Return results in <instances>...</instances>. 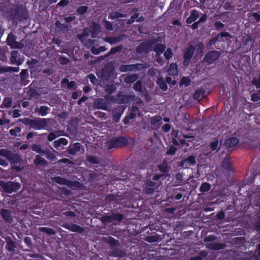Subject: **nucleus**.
I'll use <instances>...</instances> for the list:
<instances>
[{"label":"nucleus","mask_w":260,"mask_h":260,"mask_svg":"<svg viewBox=\"0 0 260 260\" xmlns=\"http://www.w3.org/2000/svg\"><path fill=\"white\" fill-rule=\"evenodd\" d=\"M0 165L6 167L8 165V163L6 160L0 157Z\"/></svg>","instance_id":"0e129e2a"},{"label":"nucleus","mask_w":260,"mask_h":260,"mask_svg":"<svg viewBox=\"0 0 260 260\" xmlns=\"http://www.w3.org/2000/svg\"><path fill=\"white\" fill-rule=\"evenodd\" d=\"M251 83L257 88H260V75L257 78H254L251 81Z\"/></svg>","instance_id":"a19ab883"},{"label":"nucleus","mask_w":260,"mask_h":260,"mask_svg":"<svg viewBox=\"0 0 260 260\" xmlns=\"http://www.w3.org/2000/svg\"><path fill=\"white\" fill-rule=\"evenodd\" d=\"M161 117L160 116H157L152 117L151 119V126L153 128H158L162 123Z\"/></svg>","instance_id":"4468645a"},{"label":"nucleus","mask_w":260,"mask_h":260,"mask_svg":"<svg viewBox=\"0 0 260 260\" xmlns=\"http://www.w3.org/2000/svg\"><path fill=\"white\" fill-rule=\"evenodd\" d=\"M125 16L123 14H120L118 12H113L111 13L109 17H110L111 19H115L118 17H123Z\"/></svg>","instance_id":"79ce46f5"},{"label":"nucleus","mask_w":260,"mask_h":260,"mask_svg":"<svg viewBox=\"0 0 260 260\" xmlns=\"http://www.w3.org/2000/svg\"><path fill=\"white\" fill-rule=\"evenodd\" d=\"M52 180L53 182H56L58 184H64L68 186L71 185V182L65 179L64 178H61L60 177H55L52 178Z\"/></svg>","instance_id":"a211bd4d"},{"label":"nucleus","mask_w":260,"mask_h":260,"mask_svg":"<svg viewBox=\"0 0 260 260\" xmlns=\"http://www.w3.org/2000/svg\"><path fill=\"white\" fill-rule=\"evenodd\" d=\"M102 220L106 223H110L114 221L113 214L103 217Z\"/></svg>","instance_id":"58836bf2"},{"label":"nucleus","mask_w":260,"mask_h":260,"mask_svg":"<svg viewBox=\"0 0 260 260\" xmlns=\"http://www.w3.org/2000/svg\"><path fill=\"white\" fill-rule=\"evenodd\" d=\"M218 145V141H216L212 142L210 144V146L212 148V150H215L217 149Z\"/></svg>","instance_id":"13d9d810"},{"label":"nucleus","mask_w":260,"mask_h":260,"mask_svg":"<svg viewBox=\"0 0 260 260\" xmlns=\"http://www.w3.org/2000/svg\"><path fill=\"white\" fill-rule=\"evenodd\" d=\"M142 68L141 64H137L136 65L131 64V65H122L120 67V70L121 72H126L128 71L134 70L138 69H140Z\"/></svg>","instance_id":"2eb2a0df"},{"label":"nucleus","mask_w":260,"mask_h":260,"mask_svg":"<svg viewBox=\"0 0 260 260\" xmlns=\"http://www.w3.org/2000/svg\"><path fill=\"white\" fill-rule=\"evenodd\" d=\"M19 111L18 110H14L13 112V117L17 118L20 116Z\"/></svg>","instance_id":"774afa93"},{"label":"nucleus","mask_w":260,"mask_h":260,"mask_svg":"<svg viewBox=\"0 0 260 260\" xmlns=\"http://www.w3.org/2000/svg\"><path fill=\"white\" fill-rule=\"evenodd\" d=\"M166 46L163 44H156L154 47L156 54H161L165 50Z\"/></svg>","instance_id":"c85d7f7f"},{"label":"nucleus","mask_w":260,"mask_h":260,"mask_svg":"<svg viewBox=\"0 0 260 260\" xmlns=\"http://www.w3.org/2000/svg\"><path fill=\"white\" fill-rule=\"evenodd\" d=\"M62 226L65 229H68L73 232H78L81 233L84 231V230L82 227L78 225L73 223H66L62 224Z\"/></svg>","instance_id":"1a4fd4ad"},{"label":"nucleus","mask_w":260,"mask_h":260,"mask_svg":"<svg viewBox=\"0 0 260 260\" xmlns=\"http://www.w3.org/2000/svg\"><path fill=\"white\" fill-rule=\"evenodd\" d=\"M211 188V185L208 183H203L200 187V191L202 192H206Z\"/></svg>","instance_id":"4c0bfd02"},{"label":"nucleus","mask_w":260,"mask_h":260,"mask_svg":"<svg viewBox=\"0 0 260 260\" xmlns=\"http://www.w3.org/2000/svg\"><path fill=\"white\" fill-rule=\"evenodd\" d=\"M7 244L6 245V249L9 251H13L16 248L15 243L10 238L6 239Z\"/></svg>","instance_id":"aec40b11"},{"label":"nucleus","mask_w":260,"mask_h":260,"mask_svg":"<svg viewBox=\"0 0 260 260\" xmlns=\"http://www.w3.org/2000/svg\"><path fill=\"white\" fill-rule=\"evenodd\" d=\"M18 52L17 51H13L11 52V61L13 63H17L19 65L21 64V62L18 60Z\"/></svg>","instance_id":"393cba45"},{"label":"nucleus","mask_w":260,"mask_h":260,"mask_svg":"<svg viewBox=\"0 0 260 260\" xmlns=\"http://www.w3.org/2000/svg\"><path fill=\"white\" fill-rule=\"evenodd\" d=\"M88 160L93 164L98 163V159L94 157H89L88 158Z\"/></svg>","instance_id":"338daca9"},{"label":"nucleus","mask_w":260,"mask_h":260,"mask_svg":"<svg viewBox=\"0 0 260 260\" xmlns=\"http://www.w3.org/2000/svg\"><path fill=\"white\" fill-rule=\"evenodd\" d=\"M31 149L33 151L39 153H42L43 154V152H44L45 150H43L42 149V147L39 144H33L31 146Z\"/></svg>","instance_id":"72a5a7b5"},{"label":"nucleus","mask_w":260,"mask_h":260,"mask_svg":"<svg viewBox=\"0 0 260 260\" xmlns=\"http://www.w3.org/2000/svg\"><path fill=\"white\" fill-rule=\"evenodd\" d=\"M239 143V140L236 138H231L228 139L225 141V144L229 147L236 145Z\"/></svg>","instance_id":"4be33fe9"},{"label":"nucleus","mask_w":260,"mask_h":260,"mask_svg":"<svg viewBox=\"0 0 260 260\" xmlns=\"http://www.w3.org/2000/svg\"><path fill=\"white\" fill-rule=\"evenodd\" d=\"M251 101L253 102H257L260 100V96L257 93H254L251 95Z\"/></svg>","instance_id":"de8ad7c7"},{"label":"nucleus","mask_w":260,"mask_h":260,"mask_svg":"<svg viewBox=\"0 0 260 260\" xmlns=\"http://www.w3.org/2000/svg\"><path fill=\"white\" fill-rule=\"evenodd\" d=\"M62 132L60 131L52 132L50 133L48 136L47 139L49 141H52L56 138L62 136Z\"/></svg>","instance_id":"5701e85b"},{"label":"nucleus","mask_w":260,"mask_h":260,"mask_svg":"<svg viewBox=\"0 0 260 260\" xmlns=\"http://www.w3.org/2000/svg\"><path fill=\"white\" fill-rule=\"evenodd\" d=\"M190 83V80L187 77H184L182 78L180 82V85H185V86L189 85Z\"/></svg>","instance_id":"ea45409f"},{"label":"nucleus","mask_w":260,"mask_h":260,"mask_svg":"<svg viewBox=\"0 0 260 260\" xmlns=\"http://www.w3.org/2000/svg\"><path fill=\"white\" fill-rule=\"evenodd\" d=\"M138 16H139L138 14H134L133 16H132L131 19L127 21V23L131 24V23H133L134 21V20L135 19L137 18L138 17Z\"/></svg>","instance_id":"052dcab7"},{"label":"nucleus","mask_w":260,"mask_h":260,"mask_svg":"<svg viewBox=\"0 0 260 260\" xmlns=\"http://www.w3.org/2000/svg\"><path fill=\"white\" fill-rule=\"evenodd\" d=\"M69 2L68 0H61L58 4V5L61 6H67L69 4Z\"/></svg>","instance_id":"e2e57ef3"},{"label":"nucleus","mask_w":260,"mask_h":260,"mask_svg":"<svg viewBox=\"0 0 260 260\" xmlns=\"http://www.w3.org/2000/svg\"><path fill=\"white\" fill-rule=\"evenodd\" d=\"M196 163L194 157L190 155L186 159L182 160L180 162V166L184 168H188L192 165H194Z\"/></svg>","instance_id":"9b49d317"},{"label":"nucleus","mask_w":260,"mask_h":260,"mask_svg":"<svg viewBox=\"0 0 260 260\" xmlns=\"http://www.w3.org/2000/svg\"><path fill=\"white\" fill-rule=\"evenodd\" d=\"M171 126L169 124H166L162 127V129L164 132H168L170 131Z\"/></svg>","instance_id":"680f3d73"},{"label":"nucleus","mask_w":260,"mask_h":260,"mask_svg":"<svg viewBox=\"0 0 260 260\" xmlns=\"http://www.w3.org/2000/svg\"><path fill=\"white\" fill-rule=\"evenodd\" d=\"M0 186L3 187L5 192L9 193L16 191L20 188L19 183L11 181L5 182L1 181H0Z\"/></svg>","instance_id":"f257e3e1"},{"label":"nucleus","mask_w":260,"mask_h":260,"mask_svg":"<svg viewBox=\"0 0 260 260\" xmlns=\"http://www.w3.org/2000/svg\"><path fill=\"white\" fill-rule=\"evenodd\" d=\"M12 99L10 98H5L3 101V104L1 105V107L2 108H8L11 106L12 104Z\"/></svg>","instance_id":"7c9ffc66"},{"label":"nucleus","mask_w":260,"mask_h":260,"mask_svg":"<svg viewBox=\"0 0 260 260\" xmlns=\"http://www.w3.org/2000/svg\"><path fill=\"white\" fill-rule=\"evenodd\" d=\"M134 88L138 91H141L142 89L141 83L140 81H137L134 85Z\"/></svg>","instance_id":"49530a36"},{"label":"nucleus","mask_w":260,"mask_h":260,"mask_svg":"<svg viewBox=\"0 0 260 260\" xmlns=\"http://www.w3.org/2000/svg\"><path fill=\"white\" fill-rule=\"evenodd\" d=\"M34 164L37 166H45L47 165V161L43 158L41 156L37 155L36 158L34 160Z\"/></svg>","instance_id":"dca6fc26"},{"label":"nucleus","mask_w":260,"mask_h":260,"mask_svg":"<svg viewBox=\"0 0 260 260\" xmlns=\"http://www.w3.org/2000/svg\"><path fill=\"white\" fill-rule=\"evenodd\" d=\"M94 107L97 109L107 110L109 107V103L104 99H98L94 102Z\"/></svg>","instance_id":"6e6552de"},{"label":"nucleus","mask_w":260,"mask_h":260,"mask_svg":"<svg viewBox=\"0 0 260 260\" xmlns=\"http://www.w3.org/2000/svg\"><path fill=\"white\" fill-rule=\"evenodd\" d=\"M49 108L45 106H41L40 108H36V111L42 116H45L49 110Z\"/></svg>","instance_id":"a878e982"},{"label":"nucleus","mask_w":260,"mask_h":260,"mask_svg":"<svg viewBox=\"0 0 260 260\" xmlns=\"http://www.w3.org/2000/svg\"><path fill=\"white\" fill-rule=\"evenodd\" d=\"M220 53L218 51H213L208 52L204 58V60L208 64L213 63L219 57Z\"/></svg>","instance_id":"423d86ee"},{"label":"nucleus","mask_w":260,"mask_h":260,"mask_svg":"<svg viewBox=\"0 0 260 260\" xmlns=\"http://www.w3.org/2000/svg\"><path fill=\"white\" fill-rule=\"evenodd\" d=\"M87 7L83 6L79 7L77 10V12L80 14H83L87 11Z\"/></svg>","instance_id":"09e8293b"},{"label":"nucleus","mask_w":260,"mask_h":260,"mask_svg":"<svg viewBox=\"0 0 260 260\" xmlns=\"http://www.w3.org/2000/svg\"><path fill=\"white\" fill-rule=\"evenodd\" d=\"M1 214L4 220L8 222L11 221V218L10 215V213L8 210L3 209L1 211Z\"/></svg>","instance_id":"bb28decb"},{"label":"nucleus","mask_w":260,"mask_h":260,"mask_svg":"<svg viewBox=\"0 0 260 260\" xmlns=\"http://www.w3.org/2000/svg\"><path fill=\"white\" fill-rule=\"evenodd\" d=\"M215 239V237L213 236H209L206 237L205 241L211 242L206 244V247L212 250H220L223 249L224 247V245L223 244L215 242H212Z\"/></svg>","instance_id":"f03ea898"},{"label":"nucleus","mask_w":260,"mask_h":260,"mask_svg":"<svg viewBox=\"0 0 260 260\" xmlns=\"http://www.w3.org/2000/svg\"><path fill=\"white\" fill-rule=\"evenodd\" d=\"M80 150V145L78 143H75L70 146L68 149V152L71 154H75Z\"/></svg>","instance_id":"6ab92c4d"},{"label":"nucleus","mask_w":260,"mask_h":260,"mask_svg":"<svg viewBox=\"0 0 260 260\" xmlns=\"http://www.w3.org/2000/svg\"><path fill=\"white\" fill-rule=\"evenodd\" d=\"M89 31L92 38H94L101 32V27L98 23L92 22L89 25Z\"/></svg>","instance_id":"9d476101"},{"label":"nucleus","mask_w":260,"mask_h":260,"mask_svg":"<svg viewBox=\"0 0 260 260\" xmlns=\"http://www.w3.org/2000/svg\"><path fill=\"white\" fill-rule=\"evenodd\" d=\"M88 78L90 79L91 82L93 84H95L96 81V78L93 74H90L88 76Z\"/></svg>","instance_id":"5fc2aeb1"},{"label":"nucleus","mask_w":260,"mask_h":260,"mask_svg":"<svg viewBox=\"0 0 260 260\" xmlns=\"http://www.w3.org/2000/svg\"><path fill=\"white\" fill-rule=\"evenodd\" d=\"M176 179L178 183H181L183 181V175L180 173H177L176 175Z\"/></svg>","instance_id":"864d4df0"},{"label":"nucleus","mask_w":260,"mask_h":260,"mask_svg":"<svg viewBox=\"0 0 260 260\" xmlns=\"http://www.w3.org/2000/svg\"><path fill=\"white\" fill-rule=\"evenodd\" d=\"M27 74L26 70H22L20 73L21 80H25L27 77Z\"/></svg>","instance_id":"6e6d98bb"},{"label":"nucleus","mask_w":260,"mask_h":260,"mask_svg":"<svg viewBox=\"0 0 260 260\" xmlns=\"http://www.w3.org/2000/svg\"><path fill=\"white\" fill-rule=\"evenodd\" d=\"M215 25L216 28H221L224 26V24L220 21L216 22Z\"/></svg>","instance_id":"69168bd1"},{"label":"nucleus","mask_w":260,"mask_h":260,"mask_svg":"<svg viewBox=\"0 0 260 260\" xmlns=\"http://www.w3.org/2000/svg\"><path fill=\"white\" fill-rule=\"evenodd\" d=\"M59 62L62 64H66L69 62V59L66 57L64 56H60L59 58Z\"/></svg>","instance_id":"3c124183"},{"label":"nucleus","mask_w":260,"mask_h":260,"mask_svg":"<svg viewBox=\"0 0 260 260\" xmlns=\"http://www.w3.org/2000/svg\"><path fill=\"white\" fill-rule=\"evenodd\" d=\"M168 75L173 76H177L178 75L177 66L176 63H171L168 70Z\"/></svg>","instance_id":"f3484780"},{"label":"nucleus","mask_w":260,"mask_h":260,"mask_svg":"<svg viewBox=\"0 0 260 260\" xmlns=\"http://www.w3.org/2000/svg\"><path fill=\"white\" fill-rule=\"evenodd\" d=\"M138 79L137 75L135 74L131 75L126 76L124 79V82L127 83H131L135 81Z\"/></svg>","instance_id":"2f4dec72"},{"label":"nucleus","mask_w":260,"mask_h":260,"mask_svg":"<svg viewBox=\"0 0 260 260\" xmlns=\"http://www.w3.org/2000/svg\"><path fill=\"white\" fill-rule=\"evenodd\" d=\"M21 131V128L19 127H17L14 129H11L10 131V133L12 136H17V134L20 133Z\"/></svg>","instance_id":"c03bdc74"},{"label":"nucleus","mask_w":260,"mask_h":260,"mask_svg":"<svg viewBox=\"0 0 260 260\" xmlns=\"http://www.w3.org/2000/svg\"><path fill=\"white\" fill-rule=\"evenodd\" d=\"M106 41L109 42L111 44H114L119 41V39L117 38H107L105 40Z\"/></svg>","instance_id":"603ef678"},{"label":"nucleus","mask_w":260,"mask_h":260,"mask_svg":"<svg viewBox=\"0 0 260 260\" xmlns=\"http://www.w3.org/2000/svg\"><path fill=\"white\" fill-rule=\"evenodd\" d=\"M177 150V148L175 146H171L167 152V154L168 155L174 154Z\"/></svg>","instance_id":"a18cd8bd"},{"label":"nucleus","mask_w":260,"mask_h":260,"mask_svg":"<svg viewBox=\"0 0 260 260\" xmlns=\"http://www.w3.org/2000/svg\"><path fill=\"white\" fill-rule=\"evenodd\" d=\"M11 154V152L7 149H2L0 150V155L7 158L8 159H9Z\"/></svg>","instance_id":"c9c22d12"},{"label":"nucleus","mask_w":260,"mask_h":260,"mask_svg":"<svg viewBox=\"0 0 260 260\" xmlns=\"http://www.w3.org/2000/svg\"><path fill=\"white\" fill-rule=\"evenodd\" d=\"M43 154L46 156L48 159H49L51 161L54 160L56 158L55 154L48 150H45L44 152H43Z\"/></svg>","instance_id":"c756f323"},{"label":"nucleus","mask_w":260,"mask_h":260,"mask_svg":"<svg viewBox=\"0 0 260 260\" xmlns=\"http://www.w3.org/2000/svg\"><path fill=\"white\" fill-rule=\"evenodd\" d=\"M16 38L13 34L9 35L7 42L8 45L10 46L12 48H21L23 47V45L19 42L16 41Z\"/></svg>","instance_id":"0eeeda50"},{"label":"nucleus","mask_w":260,"mask_h":260,"mask_svg":"<svg viewBox=\"0 0 260 260\" xmlns=\"http://www.w3.org/2000/svg\"><path fill=\"white\" fill-rule=\"evenodd\" d=\"M9 160L12 165L13 169L17 171H20L21 170V167L17 165L18 164L20 165V162H22V159L19 155L12 153Z\"/></svg>","instance_id":"7ed1b4c3"},{"label":"nucleus","mask_w":260,"mask_h":260,"mask_svg":"<svg viewBox=\"0 0 260 260\" xmlns=\"http://www.w3.org/2000/svg\"><path fill=\"white\" fill-rule=\"evenodd\" d=\"M104 26L108 30H112L113 29L112 25L111 23L107 21H106L105 22Z\"/></svg>","instance_id":"bf43d9fd"},{"label":"nucleus","mask_w":260,"mask_h":260,"mask_svg":"<svg viewBox=\"0 0 260 260\" xmlns=\"http://www.w3.org/2000/svg\"><path fill=\"white\" fill-rule=\"evenodd\" d=\"M157 84L158 85L160 89L163 91H166L168 89L167 85L165 82L164 80L162 78H159L157 81Z\"/></svg>","instance_id":"cd10ccee"},{"label":"nucleus","mask_w":260,"mask_h":260,"mask_svg":"<svg viewBox=\"0 0 260 260\" xmlns=\"http://www.w3.org/2000/svg\"><path fill=\"white\" fill-rule=\"evenodd\" d=\"M68 143L66 138H61L54 142V145L55 148H58L61 145H67Z\"/></svg>","instance_id":"b1692460"},{"label":"nucleus","mask_w":260,"mask_h":260,"mask_svg":"<svg viewBox=\"0 0 260 260\" xmlns=\"http://www.w3.org/2000/svg\"><path fill=\"white\" fill-rule=\"evenodd\" d=\"M173 55V53L172 50L170 48H168L167 50L164 53V56L167 59H169L172 57Z\"/></svg>","instance_id":"37998d69"},{"label":"nucleus","mask_w":260,"mask_h":260,"mask_svg":"<svg viewBox=\"0 0 260 260\" xmlns=\"http://www.w3.org/2000/svg\"><path fill=\"white\" fill-rule=\"evenodd\" d=\"M166 81L168 83L171 84L173 85H174L176 84V82L175 80H173L172 78L171 77H167L166 79Z\"/></svg>","instance_id":"4d7b16f0"},{"label":"nucleus","mask_w":260,"mask_h":260,"mask_svg":"<svg viewBox=\"0 0 260 260\" xmlns=\"http://www.w3.org/2000/svg\"><path fill=\"white\" fill-rule=\"evenodd\" d=\"M155 185V183L152 181H149L147 183V186L145 188V192L148 194L152 193L154 189L151 187Z\"/></svg>","instance_id":"473e14b6"},{"label":"nucleus","mask_w":260,"mask_h":260,"mask_svg":"<svg viewBox=\"0 0 260 260\" xmlns=\"http://www.w3.org/2000/svg\"><path fill=\"white\" fill-rule=\"evenodd\" d=\"M199 16V15L196 10L191 11L190 16L187 18L186 22L188 23H191L194 21Z\"/></svg>","instance_id":"412c9836"},{"label":"nucleus","mask_w":260,"mask_h":260,"mask_svg":"<svg viewBox=\"0 0 260 260\" xmlns=\"http://www.w3.org/2000/svg\"><path fill=\"white\" fill-rule=\"evenodd\" d=\"M204 94V91L203 90H198L193 94V98L196 100L201 99Z\"/></svg>","instance_id":"e433bc0d"},{"label":"nucleus","mask_w":260,"mask_h":260,"mask_svg":"<svg viewBox=\"0 0 260 260\" xmlns=\"http://www.w3.org/2000/svg\"><path fill=\"white\" fill-rule=\"evenodd\" d=\"M194 51V49L193 46H191L188 47L185 51L184 53V64H188V61L190 60V59L191 58L193 52Z\"/></svg>","instance_id":"ddd939ff"},{"label":"nucleus","mask_w":260,"mask_h":260,"mask_svg":"<svg viewBox=\"0 0 260 260\" xmlns=\"http://www.w3.org/2000/svg\"><path fill=\"white\" fill-rule=\"evenodd\" d=\"M48 121L46 119L31 120L30 124L31 127L35 129H42L47 126Z\"/></svg>","instance_id":"20e7f679"},{"label":"nucleus","mask_w":260,"mask_h":260,"mask_svg":"<svg viewBox=\"0 0 260 260\" xmlns=\"http://www.w3.org/2000/svg\"><path fill=\"white\" fill-rule=\"evenodd\" d=\"M114 221H120L122 219L123 216L120 214H113Z\"/></svg>","instance_id":"8fccbe9b"},{"label":"nucleus","mask_w":260,"mask_h":260,"mask_svg":"<svg viewBox=\"0 0 260 260\" xmlns=\"http://www.w3.org/2000/svg\"><path fill=\"white\" fill-rule=\"evenodd\" d=\"M39 230L43 232H45L49 235H53L55 234L56 232L51 228L46 227H41L39 228Z\"/></svg>","instance_id":"f704fd0d"},{"label":"nucleus","mask_w":260,"mask_h":260,"mask_svg":"<svg viewBox=\"0 0 260 260\" xmlns=\"http://www.w3.org/2000/svg\"><path fill=\"white\" fill-rule=\"evenodd\" d=\"M230 36L229 33L227 32H222L218 34L216 37L209 41L210 45H215L216 42L223 41V37H228Z\"/></svg>","instance_id":"f8f14e48"},{"label":"nucleus","mask_w":260,"mask_h":260,"mask_svg":"<svg viewBox=\"0 0 260 260\" xmlns=\"http://www.w3.org/2000/svg\"><path fill=\"white\" fill-rule=\"evenodd\" d=\"M88 30L87 28L84 29L83 34L79 35V38L82 42V44L86 47L89 48L92 45L93 41L90 39L87 38L88 36Z\"/></svg>","instance_id":"39448f33"}]
</instances>
